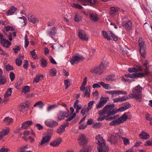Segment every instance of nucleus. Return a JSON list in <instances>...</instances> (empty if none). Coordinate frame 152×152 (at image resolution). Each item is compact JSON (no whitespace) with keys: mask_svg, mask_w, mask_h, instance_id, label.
I'll list each match as a JSON object with an SVG mask.
<instances>
[{"mask_svg":"<svg viewBox=\"0 0 152 152\" xmlns=\"http://www.w3.org/2000/svg\"><path fill=\"white\" fill-rule=\"evenodd\" d=\"M142 87L138 84L132 89V93L129 94V98L135 99L137 101L140 102L142 98Z\"/></svg>","mask_w":152,"mask_h":152,"instance_id":"1","label":"nucleus"},{"mask_svg":"<svg viewBox=\"0 0 152 152\" xmlns=\"http://www.w3.org/2000/svg\"><path fill=\"white\" fill-rule=\"evenodd\" d=\"M95 139L97 141L96 144L98 145L97 147L98 152H106L108 150V147L106 145L105 142L102 137L98 134L96 137Z\"/></svg>","mask_w":152,"mask_h":152,"instance_id":"2","label":"nucleus"},{"mask_svg":"<svg viewBox=\"0 0 152 152\" xmlns=\"http://www.w3.org/2000/svg\"><path fill=\"white\" fill-rule=\"evenodd\" d=\"M109 64V62L105 61H102L98 66L93 68L90 71L92 73H95L100 75L103 73Z\"/></svg>","mask_w":152,"mask_h":152,"instance_id":"3","label":"nucleus"},{"mask_svg":"<svg viewBox=\"0 0 152 152\" xmlns=\"http://www.w3.org/2000/svg\"><path fill=\"white\" fill-rule=\"evenodd\" d=\"M126 114V113H124L118 118L112 121L110 123V126H116L126 121L128 118Z\"/></svg>","mask_w":152,"mask_h":152,"instance_id":"4","label":"nucleus"},{"mask_svg":"<svg viewBox=\"0 0 152 152\" xmlns=\"http://www.w3.org/2000/svg\"><path fill=\"white\" fill-rule=\"evenodd\" d=\"M84 59L83 56L77 54V55H76L73 57L72 59L70 61V62L72 65H74L75 64H77L78 61H82Z\"/></svg>","mask_w":152,"mask_h":152,"instance_id":"5","label":"nucleus"},{"mask_svg":"<svg viewBox=\"0 0 152 152\" xmlns=\"http://www.w3.org/2000/svg\"><path fill=\"white\" fill-rule=\"evenodd\" d=\"M79 145L84 146L87 143L88 140L84 134H81L78 137V139Z\"/></svg>","mask_w":152,"mask_h":152,"instance_id":"6","label":"nucleus"},{"mask_svg":"<svg viewBox=\"0 0 152 152\" xmlns=\"http://www.w3.org/2000/svg\"><path fill=\"white\" fill-rule=\"evenodd\" d=\"M69 111L67 110V112H64L62 111H59L57 114V119L59 120H62L64 119L65 118H67L68 116Z\"/></svg>","mask_w":152,"mask_h":152,"instance_id":"7","label":"nucleus"},{"mask_svg":"<svg viewBox=\"0 0 152 152\" xmlns=\"http://www.w3.org/2000/svg\"><path fill=\"white\" fill-rule=\"evenodd\" d=\"M140 47V51L142 57H144L145 56L146 46L144 42H142L139 43Z\"/></svg>","mask_w":152,"mask_h":152,"instance_id":"8","label":"nucleus"},{"mask_svg":"<svg viewBox=\"0 0 152 152\" xmlns=\"http://www.w3.org/2000/svg\"><path fill=\"white\" fill-rule=\"evenodd\" d=\"M132 23L129 20H128L126 21L123 22L122 25L127 30H130L131 29L132 27Z\"/></svg>","mask_w":152,"mask_h":152,"instance_id":"9","label":"nucleus"},{"mask_svg":"<svg viewBox=\"0 0 152 152\" xmlns=\"http://www.w3.org/2000/svg\"><path fill=\"white\" fill-rule=\"evenodd\" d=\"M78 36L80 39L83 40L87 41L88 39L85 32L82 29L78 30Z\"/></svg>","mask_w":152,"mask_h":152,"instance_id":"10","label":"nucleus"},{"mask_svg":"<svg viewBox=\"0 0 152 152\" xmlns=\"http://www.w3.org/2000/svg\"><path fill=\"white\" fill-rule=\"evenodd\" d=\"M125 75L127 77H129L130 78H133L137 77H142L144 76V75L143 73H135L132 74H125Z\"/></svg>","mask_w":152,"mask_h":152,"instance_id":"11","label":"nucleus"},{"mask_svg":"<svg viewBox=\"0 0 152 152\" xmlns=\"http://www.w3.org/2000/svg\"><path fill=\"white\" fill-rule=\"evenodd\" d=\"M50 138L51 137L49 135H47L43 137L40 143L38 145L40 146L44 144H45V145H47L48 143Z\"/></svg>","mask_w":152,"mask_h":152,"instance_id":"12","label":"nucleus"},{"mask_svg":"<svg viewBox=\"0 0 152 152\" xmlns=\"http://www.w3.org/2000/svg\"><path fill=\"white\" fill-rule=\"evenodd\" d=\"M69 125V123L67 122L64 123L58 129L57 132L60 134L65 131V128Z\"/></svg>","mask_w":152,"mask_h":152,"instance_id":"13","label":"nucleus"},{"mask_svg":"<svg viewBox=\"0 0 152 152\" xmlns=\"http://www.w3.org/2000/svg\"><path fill=\"white\" fill-rule=\"evenodd\" d=\"M2 70L0 68V85L5 84L7 82L6 77L2 75Z\"/></svg>","mask_w":152,"mask_h":152,"instance_id":"14","label":"nucleus"},{"mask_svg":"<svg viewBox=\"0 0 152 152\" xmlns=\"http://www.w3.org/2000/svg\"><path fill=\"white\" fill-rule=\"evenodd\" d=\"M129 98L127 96H124L122 97H119V98L114 99L113 100V102H122L126 100Z\"/></svg>","mask_w":152,"mask_h":152,"instance_id":"15","label":"nucleus"},{"mask_svg":"<svg viewBox=\"0 0 152 152\" xmlns=\"http://www.w3.org/2000/svg\"><path fill=\"white\" fill-rule=\"evenodd\" d=\"M28 104L23 103L21 104L19 110L20 111L24 112L28 110Z\"/></svg>","mask_w":152,"mask_h":152,"instance_id":"16","label":"nucleus"},{"mask_svg":"<svg viewBox=\"0 0 152 152\" xmlns=\"http://www.w3.org/2000/svg\"><path fill=\"white\" fill-rule=\"evenodd\" d=\"M139 136L141 139L143 140L147 139L150 138L149 134L148 133L144 132V131L141 132L139 135Z\"/></svg>","mask_w":152,"mask_h":152,"instance_id":"17","label":"nucleus"},{"mask_svg":"<svg viewBox=\"0 0 152 152\" xmlns=\"http://www.w3.org/2000/svg\"><path fill=\"white\" fill-rule=\"evenodd\" d=\"M61 142V138H58L56 140L50 142V145L54 147L58 146Z\"/></svg>","mask_w":152,"mask_h":152,"instance_id":"18","label":"nucleus"},{"mask_svg":"<svg viewBox=\"0 0 152 152\" xmlns=\"http://www.w3.org/2000/svg\"><path fill=\"white\" fill-rule=\"evenodd\" d=\"M56 33V29L55 27L52 28L50 31L48 32V34L51 38H53V37L55 35Z\"/></svg>","mask_w":152,"mask_h":152,"instance_id":"19","label":"nucleus"},{"mask_svg":"<svg viewBox=\"0 0 152 152\" xmlns=\"http://www.w3.org/2000/svg\"><path fill=\"white\" fill-rule=\"evenodd\" d=\"M28 20L33 23L38 22V20L35 18L34 16L31 14H29L28 15Z\"/></svg>","mask_w":152,"mask_h":152,"instance_id":"20","label":"nucleus"},{"mask_svg":"<svg viewBox=\"0 0 152 152\" xmlns=\"http://www.w3.org/2000/svg\"><path fill=\"white\" fill-rule=\"evenodd\" d=\"M90 18L91 20L94 22L97 21L99 19L97 15L95 13L90 14Z\"/></svg>","mask_w":152,"mask_h":152,"instance_id":"21","label":"nucleus"},{"mask_svg":"<svg viewBox=\"0 0 152 152\" xmlns=\"http://www.w3.org/2000/svg\"><path fill=\"white\" fill-rule=\"evenodd\" d=\"M13 121V119L9 117H6L3 120V122L7 125L12 123Z\"/></svg>","mask_w":152,"mask_h":152,"instance_id":"22","label":"nucleus"},{"mask_svg":"<svg viewBox=\"0 0 152 152\" xmlns=\"http://www.w3.org/2000/svg\"><path fill=\"white\" fill-rule=\"evenodd\" d=\"M99 83L105 89H111V87L108 84L105 83L102 81L99 82Z\"/></svg>","mask_w":152,"mask_h":152,"instance_id":"23","label":"nucleus"},{"mask_svg":"<svg viewBox=\"0 0 152 152\" xmlns=\"http://www.w3.org/2000/svg\"><path fill=\"white\" fill-rule=\"evenodd\" d=\"M87 77H86L84 78L83 82L82 83V84L80 87V90L82 91H83L85 90V86L87 83Z\"/></svg>","mask_w":152,"mask_h":152,"instance_id":"24","label":"nucleus"},{"mask_svg":"<svg viewBox=\"0 0 152 152\" xmlns=\"http://www.w3.org/2000/svg\"><path fill=\"white\" fill-rule=\"evenodd\" d=\"M109 98L108 97H103L102 96L100 98L99 101L101 102L104 105L109 100Z\"/></svg>","mask_w":152,"mask_h":152,"instance_id":"25","label":"nucleus"},{"mask_svg":"<svg viewBox=\"0 0 152 152\" xmlns=\"http://www.w3.org/2000/svg\"><path fill=\"white\" fill-rule=\"evenodd\" d=\"M104 107L106 110H107V112L108 111H110L112 110V108L114 107V104H107Z\"/></svg>","mask_w":152,"mask_h":152,"instance_id":"26","label":"nucleus"},{"mask_svg":"<svg viewBox=\"0 0 152 152\" xmlns=\"http://www.w3.org/2000/svg\"><path fill=\"white\" fill-rule=\"evenodd\" d=\"M43 77V75H37L34 79L33 83H36L39 82V81L41 80V77L42 78Z\"/></svg>","mask_w":152,"mask_h":152,"instance_id":"27","label":"nucleus"},{"mask_svg":"<svg viewBox=\"0 0 152 152\" xmlns=\"http://www.w3.org/2000/svg\"><path fill=\"white\" fill-rule=\"evenodd\" d=\"M118 136L119 137L118 134H117L116 136H112L111 137L110 139L108 140L110 142H112L113 143H115L117 140Z\"/></svg>","mask_w":152,"mask_h":152,"instance_id":"28","label":"nucleus"},{"mask_svg":"<svg viewBox=\"0 0 152 152\" xmlns=\"http://www.w3.org/2000/svg\"><path fill=\"white\" fill-rule=\"evenodd\" d=\"M41 66L43 68L46 67L47 65V63L46 59L42 58L40 61Z\"/></svg>","mask_w":152,"mask_h":152,"instance_id":"29","label":"nucleus"},{"mask_svg":"<svg viewBox=\"0 0 152 152\" xmlns=\"http://www.w3.org/2000/svg\"><path fill=\"white\" fill-rule=\"evenodd\" d=\"M12 88H9L7 90L5 94L4 95V97H8L10 96L12 93Z\"/></svg>","mask_w":152,"mask_h":152,"instance_id":"30","label":"nucleus"},{"mask_svg":"<svg viewBox=\"0 0 152 152\" xmlns=\"http://www.w3.org/2000/svg\"><path fill=\"white\" fill-rule=\"evenodd\" d=\"M108 34L111 36L113 38V39L115 41H117L118 40V37H117L111 31H108Z\"/></svg>","mask_w":152,"mask_h":152,"instance_id":"31","label":"nucleus"},{"mask_svg":"<svg viewBox=\"0 0 152 152\" xmlns=\"http://www.w3.org/2000/svg\"><path fill=\"white\" fill-rule=\"evenodd\" d=\"M44 104L43 102L42 101H39L37 102L34 104V107H36V106H38V107L40 108H42Z\"/></svg>","mask_w":152,"mask_h":152,"instance_id":"32","label":"nucleus"},{"mask_svg":"<svg viewBox=\"0 0 152 152\" xmlns=\"http://www.w3.org/2000/svg\"><path fill=\"white\" fill-rule=\"evenodd\" d=\"M115 76V74H112L107 76L106 78V80L107 81H112L114 80V77Z\"/></svg>","mask_w":152,"mask_h":152,"instance_id":"33","label":"nucleus"},{"mask_svg":"<svg viewBox=\"0 0 152 152\" xmlns=\"http://www.w3.org/2000/svg\"><path fill=\"white\" fill-rule=\"evenodd\" d=\"M107 113V110H106L104 107L103 109V110H100L98 114L100 116H102L103 115Z\"/></svg>","mask_w":152,"mask_h":152,"instance_id":"34","label":"nucleus"},{"mask_svg":"<svg viewBox=\"0 0 152 152\" xmlns=\"http://www.w3.org/2000/svg\"><path fill=\"white\" fill-rule=\"evenodd\" d=\"M9 129L7 128V129H3L1 132H1V133L2 134V135L4 136L7 135L9 133Z\"/></svg>","mask_w":152,"mask_h":152,"instance_id":"35","label":"nucleus"},{"mask_svg":"<svg viewBox=\"0 0 152 152\" xmlns=\"http://www.w3.org/2000/svg\"><path fill=\"white\" fill-rule=\"evenodd\" d=\"M50 74L52 76H55L56 75V70L54 68L50 69L49 70Z\"/></svg>","mask_w":152,"mask_h":152,"instance_id":"36","label":"nucleus"},{"mask_svg":"<svg viewBox=\"0 0 152 152\" xmlns=\"http://www.w3.org/2000/svg\"><path fill=\"white\" fill-rule=\"evenodd\" d=\"M5 39L3 38V35L0 34V43L3 46H4Z\"/></svg>","mask_w":152,"mask_h":152,"instance_id":"37","label":"nucleus"},{"mask_svg":"<svg viewBox=\"0 0 152 152\" xmlns=\"http://www.w3.org/2000/svg\"><path fill=\"white\" fill-rule=\"evenodd\" d=\"M94 103L95 101H91L88 102V106L87 107V110L88 111L91 108L92 106Z\"/></svg>","mask_w":152,"mask_h":152,"instance_id":"38","label":"nucleus"},{"mask_svg":"<svg viewBox=\"0 0 152 152\" xmlns=\"http://www.w3.org/2000/svg\"><path fill=\"white\" fill-rule=\"evenodd\" d=\"M115 109H113L112 111H108L107 112V116H110L111 115H114L115 114L117 111V110L116 111H115Z\"/></svg>","mask_w":152,"mask_h":152,"instance_id":"39","label":"nucleus"},{"mask_svg":"<svg viewBox=\"0 0 152 152\" xmlns=\"http://www.w3.org/2000/svg\"><path fill=\"white\" fill-rule=\"evenodd\" d=\"M30 90V87L28 86H24L23 88L22 92L26 94Z\"/></svg>","mask_w":152,"mask_h":152,"instance_id":"40","label":"nucleus"},{"mask_svg":"<svg viewBox=\"0 0 152 152\" xmlns=\"http://www.w3.org/2000/svg\"><path fill=\"white\" fill-rule=\"evenodd\" d=\"M30 54L31 55L32 57L34 59L37 58V54L35 52V50H34L32 51H30Z\"/></svg>","mask_w":152,"mask_h":152,"instance_id":"41","label":"nucleus"},{"mask_svg":"<svg viewBox=\"0 0 152 152\" xmlns=\"http://www.w3.org/2000/svg\"><path fill=\"white\" fill-rule=\"evenodd\" d=\"M122 139L124 141V144L125 145H128L129 144L130 142L128 138L125 137H122Z\"/></svg>","mask_w":152,"mask_h":152,"instance_id":"42","label":"nucleus"},{"mask_svg":"<svg viewBox=\"0 0 152 152\" xmlns=\"http://www.w3.org/2000/svg\"><path fill=\"white\" fill-rule=\"evenodd\" d=\"M103 35L104 38H106L108 40H110V36H109L107 32L105 31H102Z\"/></svg>","mask_w":152,"mask_h":152,"instance_id":"43","label":"nucleus"},{"mask_svg":"<svg viewBox=\"0 0 152 152\" xmlns=\"http://www.w3.org/2000/svg\"><path fill=\"white\" fill-rule=\"evenodd\" d=\"M20 49L21 48L19 46H16L13 48V50H14L15 53L16 54L18 53V51H20Z\"/></svg>","mask_w":152,"mask_h":152,"instance_id":"44","label":"nucleus"},{"mask_svg":"<svg viewBox=\"0 0 152 152\" xmlns=\"http://www.w3.org/2000/svg\"><path fill=\"white\" fill-rule=\"evenodd\" d=\"M105 93L111 95L113 96L114 94H116V90L107 91Z\"/></svg>","mask_w":152,"mask_h":152,"instance_id":"45","label":"nucleus"},{"mask_svg":"<svg viewBox=\"0 0 152 152\" xmlns=\"http://www.w3.org/2000/svg\"><path fill=\"white\" fill-rule=\"evenodd\" d=\"M64 83L65 86V89L68 88L70 84V82L67 79L64 80Z\"/></svg>","mask_w":152,"mask_h":152,"instance_id":"46","label":"nucleus"},{"mask_svg":"<svg viewBox=\"0 0 152 152\" xmlns=\"http://www.w3.org/2000/svg\"><path fill=\"white\" fill-rule=\"evenodd\" d=\"M5 42L4 43V47H6L7 48H8L10 45L11 42L9 41L8 40H5Z\"/></svg>","mask_w":152,"mask_h":152,"instance_id":"47","label":"nucleus"},{"mask_svg":"<svg viewBox=\"0 0 152 152\" xmlns=\"http://www.w3.org/2000/svg\"><path fill=\"white\" fill-rule=\"evenodd\" d=\"M72 6L73 7H75L77 9H81L83 8L81 6L76 4H72Z\"/></svg>","mask_w":152,"mask_h":152,"instance_id":"48","label":"nucleus"},{"mask_svg":"<svg viewBox=\"0 0 152 152\" xmlns=\"http://www.w3.org/2000/svg\"><path fill=\"white\" fill-rule=\"evenodd\" d=\"M16 64L18 66L21 65L22 61L19 58H17L15 60Z\"/></svg>","mask_w":152,"mask_h":152,"instance_id":"49","label":"nucleus"},{"mask_svg":"<svg viewBox=\"0 0 152 152\" xmlns=\"http://www.w3.org/2000/svg\"><path fill=\"white\" fill-rule=\"evenodd\" d=\"M127 94L126 92L123 91L116 90V94L119 95L122 94L123 95H126Z\"/></svg>","mask_w":152,"mask_h":152,"instance_id":"50","label":"nucleus"},{"mask_svg":"<svg viewBox=\"0 0 152 152\" xmlns=\"http://www.w3.org/2000/svg\"><path fill=\"white\" fill-rule=\"evenodd\" d=\"M10 77L11 80V81H13L15 78V75L14 73L12 72H10Z\"/></svg>","mask_w":152,"mask_h":152,"instance_id":"51","label":"nucleus"},{"mask_svg":"<svg viewBox=\"0 0 152 152\" xmlns=\"http://www.w3.org/2000/svg\"><path fill=\"white\" fill-rule=\"evenodd\" d=\"M58 105L56 104H54L49 107L48 108V111H50L53 109H54L55 108L58 107Z\"/></svg>","mask_w":152,"mask_h":152,"instance_id":"52","label":"nucleus"},{"mask_svg":"<svg viewBox=\"0 0 152 152\" xmlns=\"http://www.w3.org/2000/svg\"><path fill=\"white\" fill-rule=\"evenodd\" d=\"M25 47L26 48L28 46L29 42L27 38V35H25Z\"/></svg>","mask_w":152,"mask_h":152,"instance_id":"53","label":"nucleus"},{"mask_svg":"<svg viewBox=\"0 0 152 152\" xmlns=\"http://www.w3.org/2000/svg\"><path fill=\"white\" fill-rule=\"evenodd\" d=\"M128 71L130 73L137 72V69L135 67L129 68L128 69Z\"/></svg>","mask_w":152,"mask_h":152,"instance_id":"54","label":"nucleus"},{"mask_svg":"<svg viewBox=\"0 0 152 152\" xmlns=\"http://www.w3.org/2000/svg\"><path fill=\"white\" fill-rule=\"evenodd\" d=\"M102 125V124L100 122L96 123L93 125V127L96 128H99Z\"/></svg>","mask_w":152,"mask_h":152,"instance_id":"55","label":"nucleus"},{"mask_svg":"<svg viewBox=\"0 0 152 152\" xmlns=\"http://www.w3.org/2000/svg\"><path fill=\"white\" fill-rule=\"evenodd\" d=\"M58 125V123L57 122L55 121L51 120V127H55Z\"/></svg>","mask_w":152,"mask_h":152,"instance_id":"56","label":"nucleus"},{"mask_svg":"<svg viewBox=\"0 0 152 152\" xmlns=\"http://www.w3.org/2000/svg\"><path fill=\"white\" fill-rule=\"evenodd\" d=\"M146 146H151L152 145V139L146 141L145 145Z\"/></svg>","mask_w":152,"mask_h":152,"instance_id":"57","label":"nucleus"},{"mask_svg":"<svg viewBox=\"0 0 152 152\" xmlns=\"http://www.w3.org/2000/svg\"><path fill=\"white\" fill-rule=\"evenodd\" d=\"M104 105L102 103L99 101V102L96 104V107L97 109L101 108Z\"/></svg>","mask_w":152,"mask_h":152,"instance_id":"58","label":"nucleus"},{"mask_svg":"<svg viewBox=\"0 0 152 152\" xmlns=\"http://www.w3.org/2000/svg\"><path fill=\"white\" fill-rule=\"evenodd\" d=\"M45 124L47 126L51 127V120L50 121H46Z\"/></svg>","mask_w":152,"mask_h":152,"instance_id":"59","label":"nucleus"},{"mask_svg":"<svg viewBox=\"0 0 152 152\" xmlns=\"http://www.w3.org/2000/svg\"><path fill=\"white\" fill-rule=\"evenodd\" d=\"M8 151H9V149L5 148L4 147H2L0 149V152H8Z\"/></svg>","mask_w":152,"mask_h":152,"instance_id":"60","label":"nucleus"},{"mask_svg":"<svg viewBox=\"0 0 152 152\" xmlns=\"http://www.w3.org/2000/svg\"><path fill=\"white\" fill-rule=\"evenodd\" d=\"M5 69L7 70L10 71L14 69L12 66L9 65H7L5 67Z\"/></svg>","mask_w":152,"mask_h":152,"instance_id":"61","label":"nucleus"},{"mask_svg":"<svg viewBox=\"0 0 152 152\" xmlns=\"http://www.w3.org/2000/svg\"><path fill=\"white\" fill-rule=\"evenodd\" d=\"M19 18L20 19H22L23 20V21H22L24 23V24H23V26H25L26 25V21L27 20H26V18L24 16H23L22 17H20Z\"/></svg>","mask_w":152,"mask_h":152,"instance_id":"62","label":"nucleus"},{"mask_svg":"<svg viewBox=\"0 0 152 152\" xmlns=\"http://www.w3.org/2000/svg\"><path fill=\"white\" fill-rule=\"evenodd\" d=\"M135 66V67L137 69V72L140 71L142 70V68L140 65H136Z\"/></svg>","mask_w":152,"mask_h":152,"instance_id":"63","label":"nucleus"},{"mask_svg":"<svg viewBox=\"0 0 152 152\" xmlns=\"http://www.w3.org/2000/svg\"><path fill=\"white\" fill-rule=\"evenodd\" d=\"M15 10H8L7 13V15L9 16L13 14Z\"/></svg>","mask_w":152,"mask_h":152,"instance_id":"64","label":"nucleus"}]
</instances>
